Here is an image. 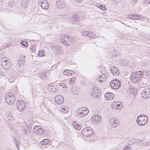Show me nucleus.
Listing matches in <instances>:
<instances>
[{
	"label": "nucleus",
	"mask_w": 150,
	"mask_h": 150,
	"mask_svg": "<svg viewBox=\"0 0 150 150\" xmlns=\"http://www.w3.org/2000/svg\"><path fill=\"white\" fill-rule=\"evenodd\" d=\"M23 132L24 133V134H26L27 131L26 130H25L24 129L23 130Z\"/></svg>",
	"instance_id": "obj_52"
},
{
	"label": "nucleus",
	"mask_w": 150,
	"mask_h": 150,
	"mask_svg": "<svg viewBox=\"0 0 150 150\" xmlns=\"http://www.w3.org/2000/svg\"><path fill=\"white\" fill-rule=\"evenodd\" d=\"M114 94L111 93H106L104 95L105 98L108 100H112L114 97Z\"/></svg>",
	"instance_id": "obj_14"
},
{
	"label": "nucleus",
	"mask_w": 150,
	"mask_h": 150,
	"mask_svg": "<svg viewBox=\"0 0 150 150\" xmlns=\"http://www.w3.org/2000/svg\"><path fill=\"white\" fill-rule=\"evenodd\" d=\"M45 55V52L44 50H39L38 53V55L39 57L44 56Z\"/></svg>",
	"instance_id": "obj_27"
},
{
	"label": "nucleus",
	"mask_w": 150,
	"mask_h": 150,
	"mask_svg": "<svg viewBox=\"0 0 150 150\" xmlns=\"http://www.w3.org/2000/svg\"><path fill=\"white\" fill-rule=\"evenodd\" d=\"M82 112H83V113H85L86 112V111H82Z\"/></svg>",
	"instance_id": "obj_59"
},
{
	"label": "nucleus",
	"mask_w": 150,
	"mask_h": 150,
	"mask_svg": "<svg viewBox=\"0 0 150 150\" xmlns=\"http://www.w3.org/2000/svg\"><path fill=\"white\" fill-rule=\"evenodd\" d=\"M141 78L137 75L136 74L133 73L131 76V80L134 83H137L140 80Z\"/></svg>",
	"instance_id": "obj_9"
},
{
	"label": "nucleus",
	"mask_w": 150,
	"mask_h": 150,
	"mask_svg": "<svg viewBox=\"0 0 150 150\" xmlns=\"http://www.w3.org/2000/svg\"><path fill=\"white\" fill-rule=\"evenodd\" d=\"M26 105V104H25V103H24V102H23V105Z\"/></svg>",
	"instance_id": "obj_55"
},
{
	"label": "nucleus",
	"mask_w": 150,
	"mask_h": 150,
	"mask_svg": "<svg viewBox=\"0 0 150 150\" xmlns=\"http://www.w3.org/2000/svg\"><path fill=\"white\" fill-rule=\"evenodd\" d=\"M110 123L111 127H116L119 125V122L117 119L112 118L109 120Z\"/></svg>",
	"instance_id": "obj_7"
},
{
	"label": "nucleus",
	"mask_w": 150,
	"mask_h": 150,
	"mask_svg": "<svg viewBox=\"0 0 150 150\" xmlns=\"http://www.w3.org/2000/svg\"><path fill=\"white\" fill-rule=\"evenodd\" d=\"M17 148L18 149L19 148H20V147H19V146H17Z\"/></svg>",
	"instance_id": "obj_56"
},
{
	"label": "nucleus",
	"mask_w": 150,
	"mask_h": 150,
	"mask_svg": "<svg viewBox=\"0 0 150 150\" xmlns=\"http://www.w3.org/2000/svg\"><path fill=\"white\" fill-rule=\"evenodd\" d=\"M91 93H99V91L98 90V88L97 87H94L93 88L91 91Z\"/></svg>",
	"instance_id": "obj_32"
},
{
	"label": "nucleus",
	"mask_w": 150,
	"mask_h": 150,
	"mask_svg": "<svg viewBox=\"0 0 150 150\" xmlns=\"http://www.w3.org/2000/svg\"><path fill=\"white\" fill-rule=\"evenodd\" d=\"M101 119V117L99 115H96L93 116L92 118V120L97 122L100 121Z\"/></svg>",
	"instance_id": "obj_20"
},
{
	"label": "nucleus",
	"mask_w": 150,
	"mask_h": 150,
	"mask_svg": "<svg viewBox=\"0 0 150 150\" xmlns=\"http://www.w3.org/2000/svg\"><path fill=\"white\" fill-rule=\"evenodd\" d=\"M78 1H82L83 0H77Z\"/></svg>",
	"instance_id": "obj_58"
},
{
	"label": "nucleus",
	"mask_w": 150,
	"mask_h": 150,
	"mask_svg": "<svg viewBox=\"0 0 150 150\" xmlns=\"http://www.w3.org/2000/svg\"><path fill=\"white\" fill-rule=\"evenodd\" d=\"M58 90V87L56 85H52L50 88L49 90L52 92H56Z\"/></svg>",
	"instance_id": "obj_19"
},
{
	"label": "nucleus",
	"mask_w": 150,
	"mask_h": 150,
	"mask_svg": "<svg viewBox=\"0 0 150 150\" xmlns=\"http://www.w3.org/2000/svg\"><path fill=\"white\" fill-rule=\"evenodd\" d=\"M16 99L14 97L6 100V101L9 104H12L15 102Z\"/></svg>",
	"instance_id": "obj_21"
},
{
	"label": "nucleus",
	"mask_w": 150,
	"mask_h": 150,
	"mask_svg": "<svg viewBox=\"0 0 150 150\" xmlns=\"http://www.w3.org/2000/svg\"><path fill=\"white\" fill-rule=\"evenodd\" d=\"M112 109L115 110H119L122 107V106L121 105L117 104L116 102H114L112 104Z\"/></svg>",
	"instance_id": "obj_16"
},
{
	"label": "nucleus",
	"mask_w": 150,
	"mask_h": 150,
	"mask_svg": "<svg viewBox=\"0 0 150 150\" xmlns=\"http://www.w3.org/2000/svg\"><path fill=\"white\" fill-rule=\"evenodd\" d=\"M23 105V101H19L17 103V108H20V107L22 106Z\"/></svg>",
	"instance_id": "obj_34"
},
{
	"label": "nucleus",
	"mask_w": 150,
	"mask_h": 150,
	"mask_svg": "<svg viewBox=\"0 0 150 150\" xmlns=\"http://www.w3.org/2000/svg\"><path fill=\"white\" fill-rule=\"evenodd\" d=\"M74 80L75 79L74 78H72L71 79L69 80V83L70 84H74Z\"/></svg>",
	"instance_id": "obj_40"
},
{
	"label": "nucleus",
	"mask_w": 150,
	"mask_h": 150,
	"mask_svg": "<svg viewBox=\"0 0 150 150\" xmlns=\"http://www.w3.org/2000/svg\"><path fill=\"white\" fill-rule=\"evenodd\" d=\"M121 82L118 80L115 79L111 81L110 83V86L113 89L119 88L121 86Z\"/></svg>",
	"instance_id": "obj_3"
},
{
	"label": "nucleus",
	"mask_w": 150,
	"mask_h": 150,
	"mask_svg": "<svg viewBox=\"0 0 150 150\" xmlns=\"http://www.w3.org/2000/svg\"><path fill=\"white\" fill-rule=\"evenodd\" d=\"M1 66L3 69H9L11 67V62L8 60L7 58H2L1 59Z\"/></svg>",
	"instance_id": "obj_4"
},
{
	"label": "nucleus",
	"mask_w": 150,
	"mask_h": 150,
	"mask_svg": "<svg viewBox=\"0 0 150 150\" xmlns=\"http://www.w3.org/2000/svg\"><path fill=\"white\" fill-rule=\"evenodd\" d=\"M131 149V147H130L129 146H127L125 147L124 149V150H130Z\"/></svg>",
	"instance_id": "obj_44"
},
{
	"label": "nucleus",
	"mask_w": 150,
	"mask_h": 150,
	"mask_svg": "<svg viewBox=\"0 0 150 150\" xmlns=\"http://www.w3.org/2000/svg\"><path fill=\"white\" fill-rule=\"evenodd\" d=\"M79 115L81 117H83L84 116L86 115L88 113V111L87 110L86 111L85 113H83V112L81 111H80Z\"/></svg>",
	"instance_id": "obj_28"
},
{
	"label": "nucleus",
	"mask_w": 150,
	"mask_h": 150,
	"mask_svg": "<svg viewBox=\"0 0 150 150\" xmlns=\"http://www.w3.org/2000/svg\"><path fill=\"white\" fill-rule=\"evenodd\" d=\"M147 81V80L145 79H144V80L142 81V83L143 84H146V82Z\"/></svg>",
	"instance_id": "obj_45"
},
{
	"label": "nucleus",
	"mask_w": 150,
	"mask_h": 150,
	"mask_svg": "<svg viewBox=\"0 0 150 150\" xmlns=\"http://www.w3.org/2000/svg\"><path fill=\"white\" fill-rule=\"evenodd\" d=\"M68 108L66 109V107H63L61 109L62 111L66 113L68 111L67 110Z\"/></svg>",
	"instance_id": "obj_38"
},
{
	"label": "nucleus",
	"mask_w": 150,
	"mask_h": 150,
	"mask_svg": "<svg viewBox=\"0 0 150 150\" xmlns=\"http://www.w3.org/2000/svg\"><path fill=\"white\" fill-rule=\"evenodd\" d=\"M146 75L147 77L150 78V71H147L146 73Z\"/></svg>",
	"instance_id": "obj_42"
},
{
	"label": "nucleus",
	"mask_w": 150,
	"mask_h": 150,
	"mask_svg": "<svg viewBox=\"0 0 150 150\" xmlns=\"http://www.w3.org/2000/svg\"><path fill=\"white\" fill-rule=\"evenodd\" d=\"M59 86L62 87L63 88H64V86H65V84L63 83H61L59 85Z\"/></svg>",
	"instance_id": "obj_47"
},
{
	"label": "nucleus",
	"mask_w": 150,
	"mask_h": 150,
	"mask_svg": "<svg viewBox=\"0 0 150 150\" xmlns=\"http://www.w3.org/2000/svg\"><path fill=\"white\" fill-rule=\"evenodd\" d=\"M88 37H89L90 38V37H91V32H90L89 33V32H88V35L87 36Z\"/></svg>",
	"instance_id": "obj_51"
},
{
	"label": "nucleus",
	"mask_w": 150,
	"mask_h": 150,
	"mask_svg": "<svg viewBox=\"0 0 150 150\" xmlns=\"http://www.w3.org/2000/svg\"><path fill=\"white\" fill-rule=\"evenodd\" d=\"M110 71L113 75H117L119 73L118 69L115 67H111Z\"/></svg>",
	"instance_id": "obj_12"
},
{
	"label": "nucleus",
	"mask_w": 150,
	"mask_h": 150,
	"mask_svg": "<svg viewBox=\"0 0 150 150\" xmlns=\"http://www.w3.org/2000/svg\"><path fill=\"white\" fill-rule=\"evenodd\" d=\"M37 129L38 134L40 135L42 134H43L44 132L43 129L42 128L38 127Z\"/></svg>",
	"instance_id": "obj_29"
},
{
	"label": "nucleus",
	"mask_w": 150,
	"mask_h": 150,
	"mask_svg": "<svg viewBox=\"0 0 150 150\" xmlns=\"http://www.w3.org/2000/svg\"><path fill=\"white\" fill-rule=\"evenodd\" d=\"M31 50L32 51V52H35V47L34 46H33L32 47H31Z\"/></svg>",
	"instance_id": "obj_43"
},
{
	"label": "nucleus",
	"mask_w": 150,
	"mask_h": 150,
	"mask_svg": "<svg viewBox=\"0 0 150 150\" xmlns=\"http://www.w3.org/2000/svg\"><path fill=\"white\" fill-rule=\"evenodd\" d=\"M21 44L25 47H26L28 45V43L27 41H23V42H21Z\"/></svg>",
	"instance_id": "obj_33"
},
{
	"label": "nucleus",
	"mask_w": 150,
	"mask_h": 150,
	"mask_svg": "<svg viewBox=\"0 0 150 150\" xmlns=\"http://www.w3.org/2000/svg\"><path fill=\"white\" fill-rule=\"evenodd\" d=\"M96 6L98 7L99 8L104 11H105L106 10V7L104 6L103 5H100V4H97Z\"/></svg>",
	"instance_id": "obj_25"
},
{
	"label": "nucleus",
	"mask_w": 150,
	"mask_h": 150,
	"mask_svg": "<svg viewBox=\"0 0 150 150\" xmlns=\"http://www.w3.org/2000/svg\"><path fill=\"white\" fill-rule=\"evenodd\" d=\"M61 40H62V42L64 45H65L67 46L69 45V43L67 42L69 41V37L65 35H62L61 37Z\"/></svg>",
	"instance_id": "obj_6"
},
{
	"label": "nucleus",
	"mask_w": 150,
	"mask_h": 150,
	"mask_svg": "<svg viewBox=\"0 0 150 150\" xmlns=\"http://www.w3.org/2000/svg\"><path fill=\"white\" fill-rule=\"evenodd\" d=\"M54 51L56 52L57 53L60 54L62 52V50L60 48L58 47H57L55 46L54 48Z\"/></svg>",
	"instance_id": "obj_26"
},
{
	"label": "nucleus",
	"mask_w": 150,
	"mask_h": 150,
	"mask_svg": "<svg viewBox=\"0 0 150 150\" xmlns=\"http://www.w3.org/2000/svg\"><path fill=\"white\" fill-rule=\"evenodd\" d=\"M64 86V88H65V87H66V85L65 84V86Z\"/></svg>",
	"instance_id": "obj_60"
},
{
	"label": "nucleus",
	"mask_w": 150,
	"mask_h": 150,
	"mask_svg": "<svg viewBox=\"0 0 150 150\" xmlns=\"http://www.w3.org/2000/svg\"><path fill=\"white\" fill-rule=\"evenodd\" d=\"M50 142V140L48 139H45L40 142L41 144L46 145L48 144Z\"/></svg>",
	"instance_id": "obj_24"
},
{
	"label": "nucleus",
	"mask_w": 150,
	"mask_h": 150,
	"mask_svg": "<svg viewBox=\"0 0 150 150\" xmlns=\"http://www.w3.org/2000/svg\"><path fill=\"white\" fill-rule=\"evenodd\" d=\"M106 76L105 74L101 73L100 76L98 77V79H97V80H99L98 81H100V82H103L106 81Z\"/></svg>",
	"instance_id": "obj_15"
},
{
	"label": "nucleus",
	"mask_w": 150,
	"mask_h": 150,
	"mask_svg": "<svg viewBox=\"0 0 150 150\" xmlns=\"http://www.w3.org/2000/svg\"><path fill=\"white\" fill-rule=\"evenodd\" d=\"M16 138L15 137L14 138V143L15 144H18V142L16 140Z\"/></svg>",
	"instance_id": "obj_49"
},
{
	"label": "nucleus",
	"mask_w": 150,
	"mask_h": 150,
	"mask_svg": "<svg viewBox=\"0 0 150 150\" xmlns=\"http://www.w3.org/2000/svg\"><path fill=\"white\" fill-rule=\"evenodd\" d=\"M145 1L146 4H150V0H145Z\"/></svg>",
	"instance_id": "obj_48"
},
{
	"label": "nucleus",
	"mask_w": 150,
	"mask_h": 150,
	"mask_svg": "<svg viewBox=\"0 0 150 150\" xmlns=\"http://www.w3.org/2000/svg\"><path fill=\"white\" fill-rule=\"evenodd\" d=\"M80 111H86L87 110L88 111V112H89V110L88 108H83V107H81V108H79Z\"/></svg>",
	"instance_id": "obj_36"
},
{
	"label": "nucleus",
	"mask_w": 150,
	"mask_h": 150,
	"mask_svg": "<svg viewBox=\"0 0 150 150\" xmlns=\"http://www.w3.org/2000/svg\"><path fill=\"white\" fill-rule=\"evenodd\" d=\"M25 108V105H23L22 106L20 107V108H18L19 110L22 111V110H23Z\"/></svg>",
	"instance_id": "obj_39"
},
{
	"label": "nucleus",
	"mask_w": 150,
	"mask_h": 150,
	"mask_svg": "<svg viewBox=\"0 0 150 150\" xmlns=\"http://www.w3.org/2000/svg\"><path fill=\"white\" fill-rule=\"evenodd\" d=\"M46 75V74L45 72H44L41 73H40L39 74V76L40 77V78H43L44 76H45V75Z\"/></svg>",
	"instance_id": "obj_37"
},
{
	"label": "nucleus",
	"mask_w": 150,
	"mask_h": 150,
	"mask_svg": "<svg viewBox=\"0 0 150 150\" xmlns=\"http://www.w3.org/2000/svg\"><path fill=\"white\" fill-rule=\"evenodd\" d=\"M137 0H132V1H134V3H135L136 2H137Z\"/></svg>",
	"instance_id": "obj_54"
},
{
	"label": "nucleus",
	"mask_w": 150,
	"mask_h": 150,
	"mask_svg": "<svg viewBox=\"0 0 150 150\" xmlns=\"http://www.w3.org/2000/svg\"><path fill=\"white\" fill-rule=\"evenodd\" d=\"M138 141H139V140H138V139H135V140L134 141V142H137Z\"/></svg>",
	"instance_id": "obj_53"
},
{
	"label": "nucleus",
	"mask_w": 150,
	"mask_h": 150,
	"mask_svg": "<svg viewBox=\"0 0 150 150\" xmlns=\"http://www.w3.org/2000/svg\"><path fill=\"white\" fill-rule=\"evenodd\" d=\"M72 125L75 129L77 130H79L81 128V126L77 124L76 122L73 123Z\"/></svg>",
	"instance_id": "obj_23"
},
{
	"label": "nucleus",
	"mask_w": 150,
	"mask_h": 150,
	"mask_svg": "<svg viewBox=\"0 0 150 150\" xmlns=\"http://www.w3.org/2000/svg\"><path fill=\"white\" fill-rule=\"evenodd\" d=\"M99 93H91V94L92 96L94 98H97L99 95Z\"/></svg>",
	"instance_id": "obj_35"
},
{
	"label": "nucleus",
	"mask_w": 150,
	"mask_h": 150,
	"mask_svg": "<svg viewBox=\"0 0 150 150\" xmlns=\"http://www.w3.org/2000/svg\"><path fill=\"white\" fill-rule=\"evenodd\" d=\"M70 74V76L72 75L73 74H74V71L71 70H69Z\"/></svg>",
	"instance_id": "obj_50"
},
{
	"label": "nucleus",
	"mask_w": 150,
	"mask_h": 150,
	"mask_svg": "<svg viewBox=\"0 0 150 150\" xmlns=\"http://www.w3.org/2000/svg\"><path fill=\"white\" fill-rule=\"evenodd\" d=\"M54 100L56 103L59 104H62L64 101V97L61 95H57L54 98Z\"/></svg>",
	"instance_id": "obj_8"
},
{
	"label": "nucleus",
	"mask_w": 150,
	"mask_h": 150,
	"mask_svg": "<svg viewBox=\"0 0 150 150\" xmlns=\"http://www.w3.org/2000/svg\"><path fill=\"white\" fill-rule=\"evenodd\" d=\"M15 96L14 95L13 93L10 92L7 93L6 95V97L5 98V100L7 99H10V98H12L14 97Z\"/></svg>",
	"instance_id": "obj_22"
},
{
	"label": "nucleus",
	"mask_w": 150,
	"mask_h": 150,
	"mask_svg": "<svg viewBox=\"0 0 150 150\" xmlns=\"http://www.w3.org/2000/svg\"><path fill=\"white\" fill-rule=\"evenodd\" d=\"M25 60L23 57H20L18 59V64L20 67H22L24 65L25 62Z\"/></svg>",
	"instance_id": "obj_18"
},
{
	"label": "nucleus",
	"mask_w": 150,
	"mask_h": 150,
	"mask_svg": "<svg viewBox=\"0 0 150 150\" xmlns=\"http://www.w3.org/2000/svg\"><path fill=\"white\" fill-rule=\"evenodd\" d=\"M141 95L144 98L146 99L150 98V88H145L142 93Z\"/></svg>",
	"instance_id": "obj_5"
},
{
	"label": "nucleus",
	"mask_w": 150,
	"mask_h": 150,
	"mask_svg": "<svg viewBox=\"0 0 150 150\" xmlns=\"http://www.w3.org/2000/svg\"><path fill=\"white\" fill-rule=\"evenodd\" d=\"M88 33L87 31H84L83 32L82 34L84 36H86L88 35Z\"/></svg>",
	"instance_id": "obj_46"
},
{
	"label": "nucleus",
	"mask_w": 150,
	"mask_h": 150,
	"mask_svg": "<svg viewBox=\"0 0 150 150\" xmlns=\"http://www.w3.org/2000/svg\"><path fill=\"white\" fill-rule=\"evenodd\" d=\"M91 37H90V38L91 39H93L96 37V35L94 33H91Z\"/></svg>",
	"instance_id": "obj_41"
},
{
	"label": "nucleus",
	"mask_w": 150,
	"mask_h": 150,
	"mask_svg": "<svg viewBox=\"0 0 150 150\" xmlns=\"http://www.w3.org/2000/svg\"><path fill=\"white\" fill-rule=\"evenodd\" d=\"M16 146H19L18 144H18H15Z\"/></svg>",
	"instance_id": "obj_57"
},
{
	"label": "nucleus",
	"mask_w": 150,
	"mask_h": 150,
	"mask_svg": "<svg viewBox=\"0 0 150 150\" xmlns=\"http://www.w3.org/2000/svg\"><path fill=\"white\" fill-rule=\"evenodd\" d=\"M134 73H135L137 74V75H138V76H139L140 78L141 79L143 76V73L141 71H138L136 72H134Z\"/></svg>",
	"instance_id": "obj_31"
},
{
	"label": "nucleus",
	"mask_w": 150,
	"mask_h": 150,
	"mask_svg": "<svg viewBox=\"0 0 150 150\" xmlns=\"http://www.w3.org/2000/svg\"><path fill=\"white\" fill-rule=\"evenodd\" d=\"M70 18L71 20L74 22L78 21L80 20V18L79 16L77 13L74 14L73 16H71Z\"/></svg>",
	"instance_id": "obj_17"
},
{
	"label": "nucleus",
	"mask_w": 150,
	"mask_h": 150,
	"mask_svg": "<svg viewBox=\"0 0 150 150\" xmlns=\"http://www.w3.org/2000/svg\"><path fill=\"white\" fill-rule=\"evenodd\" d=\"M57 6L59 8H62L65 6V3L63 0H57L56 3Z\"/></svg>",
	"instance_id": "obj_11"
},
{
	"label": "nucleus",
	"mask_w": 150,
	"mask_h": 150,
	"mask_svg": "<svg viewBox=\"0 0 150 150\" xmlns=\"http://www.w3.org/2000/svg\"><path fill=\"white\" fill-rule=\"evenodd\" d=\"M63 74L65 75L68 76H70V71L69 70H65L63 72Z\"/></svg>",
	"instance_id": "obj_30"
},
{
	"label": "nucleus",
	"mask_w": 150,
	"mask_h": 150,
	"mask_svg": "<svg viewBox=\"0 0 150 150\" xmlns=\"http://www.w3.org/2000/svg\"><path fill=\"white\" fill-rule=\"evenodd\" d=\"M127 17L133 20H140L142 18L139 15L136 14H132L127 16Z\"/></svg>",
	"instance_id": "obj_13"
},
{
	"label": "nucleus",
	"mask_w": 150,
	"mask_h": 150,
	"mask_svg": "<svg viewBox=\"0 0 150 150\" xmlns=\"http://www.w3.org/2000/svg\"><path fill=\"white\" fill-rule=\"evenodd\" d=\"M42 0H39V3H40L41 4H40V6L42 8L44 9H47L49 7V4L48 2L46 0H44V1L41 2Z\"/></svg>",
	"instance_id": "obj_10"
},
{
	"label": "nucleus",
	"mask_w": 150,
	"mask_h": 150,
	"mask_svg": "<svg viewBox=\"0 0 150 150\" xmlns=\"http://www.w3.org/2000/svg\"><path fill=\"white\" fill-rule=\"evenodd\" d=\"M81 133L84 136L87 137H91L93 134V132L92 128L88 127L83 129Z\"/></svg>",
	"instance_id": "obj_2"
},
{
	"label": "nucleus",
	"mask_w": 150,
	"mask_h": 150,
	"mask_svg": "<svg viewBox=\"0 0 150 150\" xmlns=\"http://www.w3.org/2000/svg\"><path fill=\"white\" fill-rule=\"evenodd\" d=\"M137 124L140 126H144L148 121L147 116L142 115L137 117L136 120Z\"/></svg>",
	"instance_id": "obj_1"
}]
</instances>
